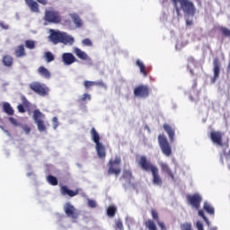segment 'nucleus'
<instances>
[{
    "label": "nucleus",
    "mask_w": 230,
    "mask_h": 230,
    "mask_svg": "<svg viewBox=\"0 0 230 230\" xmlns=\"http://www.w3.org/2000/svg\"><path fill=\"white\" fill-rule=\"evenodd\" d=\"M138 166H140L144 172H151L153 177L152 182L155 186H163V178H161V175L159 174V169L157 166L152 164L146 156H140Z\"/></svg>",
    "instance_id": "obj_1"
},
{
    "label": "nucleus",
    "mask_w": 230,
    "mask_h": 230,
    "mask_svg": "<svg viewBox=\"0 0 230 230\" xmlns=\"http://www.w3.org/2000/svg\"><path fill=\"white\" fill-rule=\"evenodd\" d=\"M177 15H181V9L183 13L186 15H190V17H195V13H197V7H195V4L190 0H171ZM179 3L181 8H179Z\"/></svg>",
    "instance_id": "obj_2"
},
{
    "label": "nucleus",
    "mask_w": 230,
    "mask_h": 230,
    "mask_svg": "<svg viewBox=\"0 0 230 230\" xmlns=\"http://www.w3.org/2000/svg\"><path fill=\"white\" fill-rule=\"evenodd\" d=\"M49 40L52 41V44H69L73 46L75 44V38L68 35L66 32L60 31L50 30Z\"/></svg>",
    "instance_id": "obj_3"
},
{
    "label": "nucleus",
    "mask_w": 230,
    "mask_h": 230,
    "mask_svg": "<svg viewBox=\"0 0 230 230\" xmlns=\"http://www.w3.org/2000/svg\"><path fill=\"white\" fill-rule=\"evenodd\" d=\"M31 91L39 94V96H48L49 94V87L40 82H32L29 84Z\"/></svg>",
    "instance_id": "obj_4"
},
{
    "label": "nucleus",
    "mask_w": 230,
    "mask_h": 230,
    "mask_svg": "<svg viewBox=\"0 0 230 230\" xmlns=\"http://www.w3.org/2000/svg\"><path fill=\"white\" fill-rule=\"evenodd\" d=\"M121 164V157L120 156H115L114 160H110L108 163V174L109 175H119L121 173V169L119 168V165Z\"/></svg>",
    "instance_id": "obj_5"
},
{
    "label": "nucleus",
    "mask_w": 230,
    "mask_h": 230,
    "mask_svg": "<svg viewBox=\"0 0 230 230\" xmlns=\"http://www.w3.org/2000/svg\"><path fill=\"white\" fill-rule=\"evenodd\" d=\"M158 143L163 155H166V157L172 156V145H170L168 138H166L164 135L158 136Z\"/></svg>",
    "instance_id": "obj_6"
},
{
    "label": "nucleus",
    "mask_w": 230,
    "mask_h": 230,
    "mask_svg": "<svg viewBox=\"0 0 230 230\" xmlns=\"http://www.w3.org/2000/svg\"><path fill=\"white\" fill-rule=\"evenodd\" d=\"M44 114H42L40 111L35 110L33 111L32 118L40 132H46L48 130V128H46V124L44 123Z\"/></svg>",
    "instance_id": "obj_7"
},
{
    "label": "nucleus",
    "mask_w": 230,
    "mask_h": 230,
    "mask_svg": "<svg viewBox=\"0 0 230 230\" xmlns=\"http://www.w3.org/2000/svg\"><path fill=\"white\" fill-rule=\"evenodd\" d=\"M45 21L47 22H52L53 24H58L62 22V16L58 11L49 10L45 12Z\"/></svg>",
    "instance_id": "obj_8"
},
{
    "label": "nucleus",
    "mask_w": 230,
    "mask_h": 230,
    "mask_svg": "<svg viewBox=\"0 0 230 230\" xmlns=\"http://www.w3.org/2000/svg\"><path fill=\"white\" fill-rule=\"evenodd\" d=\"M134 94L137 98H148L150 96V88L147 85L140 84L134 89Z\"/></svg>",
    "instance_id": "obj_9"
},
{
    "label": "nucleus",
    "mask_w": 230,
    "mask_h": 230,
    "mask_svg": "<svg viewBox=\"0 0 230 230\" xmlns=\"http://www.w3.org/2000/svg\"><path fill=\"white\" fill-rule=\"evenodd\" d=\"M187 202L195 208V209H200V203L202 202V196L199 193L193 195H187Z\"/></svg>",
    "instance_id": "obj_10"
},
{
    "label": "nucleus",
    "mask_w": 230,
    "mask_h": 230,
    "mask_svg": "<svg viewBox=\"0 0 230 230\" xmlns=\"http://www.w3.org/2000/svg\"><path fill=\"white\" fill-rule=\"evenodd\" d=\"M64 211L66 217H69V218H73L74 220H76V218L80 217V212L75 208V206L71 205V203H66L65 205Z\"/></svg>",
    "instance_id": "obj_11"
},
{
    "label": "nucleus",
    "mask_w": 230,
    "mask_h": 230,
    "mask_svg": "<svg viewBox=\"0 0 230 230\" xmlns=\"http://www.w3.org/2000/svg\"><path fill=\"white\" fill-rule=\"evenodd\" d=\"M224 134H222V132L220 131H211L209 137L212 141V143H214L215 145H217V146H223V141H222V137H223Z\"/></svg>",
    "instance_id": "obj_12"
},
{
    "label": "nucleus",
    "mask_w": 230,
    "mask_h": 230,
    "mask_svg": "<svg viewBox=\"0 0 230 230\" xmlns=\"http://www.w3.org/2000/svg\"><path fill=\"white\" fill-rule=\"evenodd\" d=\"M60 193L61 195H67L68 197H76L78 193H80V189H76L75 190H72L71 189L67 188V186L63 185L60 188Z\"/></svg>",
    "instance_id": "obj_13"
},
{
    "label": "nucleus",
    "mask_w": 230,
    "mask_h": 230,
    "mask_svg": "<svg viewBox=\"0 0 230 230\" xmlns=\"http://www.w3.org/2000/svg\"><path fill=\"white\" fill-rule=\"evenodd\" d=\"M213 73H214V77H213V83L217 82V79L218 76H220V59L218 58H215L213 60Z\"/></svg>",
    "instance_id": "obj_14"
},
{
    "label": "nucleus",
    "mask_w": 230,
    "mask_h": 230,
    "mask_svg": "<svg viewBox=\"0 0 230 230\" xmlns=\"http://www.w3.org/2000/svg\"><path fill=\"white\" fill-rule=\"evenodd\" d=\"M62 60L65 66H71V64H75L76 62V58L73 53H64L62 55Z\"/></svg>",
    "instance_id": "obj_15"
},
{
    "label": "nucleus",
    "mask_w": 230,
    "mask_h": 230,
    "mask_svg": "<svg viewBox=\"0 0 230 230\" xmlns=\"http://www.w3.org/2000/svg\"><path fill=\"white\" fill-rule=\"evenodd\" d=\"M164 130H165L166 134L169 136V139L171 143L175 141V129L170 124H164Z\"/></svg>",
    "instance_id": "obj_16"
},
{
    "label": "nucleus",
    "mask_w": 230,
    "mask_h": 230,
    "mask_svg": "<svg viewBox=\"0 0 230 230\" xmlns=\"http://www.w3.org/2000/svg\"><path fill=\"white\" fill-rule=\"evenodd\" d=\"M95 150L99 159H105V157H107V152L105 151V146H103V144H95Z\"/></svg>",
    "instance_id": "obj_17"
},
{
    "label": "nucleus",
    "mask_w": 230,
    "mask_h": 230,
    "mask_svg": "<svg viewBox=\"0 0 230 230\" xmlns=\"http://www.w3.org/2000/svg\"><path fill=\"white\" fill-rule=\"evenodd\" d=\"M26 4L31 9V12H33L34 13H39L40 10L39 9V4L34 0H25Z\"/></svg>",
    "instance_id": "obj_18"
},
{
    "label": "nucleus",
    "mask_w": 230,
    "mask_h": 230,
    "mask_svg": "<svg viewBox=\"0 0 230 230\" xmlns=\"http://www.w3.org/2000/svg\"><path fill=\"white\" fill-rule=\"evenodd\" d=\"M160 168L162 172H164V173H167V175L171 177L172 181L173 179H175V176L173 175V172H172V169H170V165H168V164L160 163Z\"/></svg>",
    "instance_id": "obj_19"
},
{
    "label": "nucleus",
    "mask_w": 230,
    "mask_h": 230,
    "mask_svg": "<svg viewBox=\"0 0 230 230\" xmlns=\"http://www.w3.org/2000/svg\"><path fill=\"white\" fill-rule=\"evenodd\" d=\"M90 134H91V138L93 141V143H95V145L102 143V142H100V133H98L96 128H92Z\"/></svg>",
    "instance_id": "obj_20"
},
{
    "label": "nucleus",
    "mask_w": 230,
    "mask_h": 230,
    "mask_svg": "<svg viewBox=\"0 0 230 230\" xmlns=\"http://www.w3.org/2000/svg\"><path fill=\"white\" fill-rule=\"evenodd\" d=\"M70 17L76 28H82L84 23L82 22V19L80 18V16L78 14L72 13V14H70Z\"/></svg>",
    "instance_id": "obj_21"
},
{
    "label": "nucleus",
    "mask_w": 230,
    "mask_h": 230,
    "mask_svg": "<svg viewBox=\"0 0 230 230\" xmlns=\"http://www.w3.org/2000/svg\"><path fill=\"white\" fill-rule=\"evenodd\" d=\"M14 55L17 58H22V57H26V51L24 49V45L18 46L14 50Z\"/></svg>",
    "instance_id": "obj_22"
},
{
    "label": "nucleus",
    "mask_w": 230,
    "mask_h": 230,
    "mask_svg": "<svg viewBox=\"0 0 230 230\" xmlns=\"http://www.w3.org/2000/svg\"><path fill=\"white\" fill-rule=\"evenodd\" d=\"M2 62L5 67H12V66H13V58L10 55H4L2 58Z\"/></svg>",
    "instance_id": "obj_23"
},
{
    "label": "nucleus",
    "mask_w": 230,
    "mask_h": 230,
    "mask_svg": "<svg viewBox=\"0 0 230 230\" xmlns=\"http://www.w3.org/2000/svg\"><path fill=\"white\" fill-rule=\"evenodd\" d=\"M38 73L39 75H40V76H43V78H47V79L51 78V73L45 66H40L38 68Z\"/></svg>",
    "instance_id": "obj_24"
},
{
    "label": "nucleus",
    "mask_w": 230,
    "mask_h": 230,
    "mask_svg": "<svg viewBox=\"0 0 230 230\" xmlns=\"http://www.w3.org/2000/svg\"><path fill=\"white\" fill-rule=\"evenodd\" d=\"M3 111L5 114H8V116H13L14 114L13 108H12V105H10L9 102H4Z\"/></svg>",
    "instance_id": "obj_25"
},
{
    "label": "nucleus",
    "mask_w": 230,
    "mask_h": 230,
    "mask_svg": "<svg viewBox=\"0 0 230 230\" xmlns=\"http://www.w3.org/2000/svg\"><path fill=\"white\" fill-rule=\"evenodd\" d=\"M75 53L76 57L80 58V60H87V58H89V56H87V53L84 52V50L78 48L75 49Z\"/></svg>",
    "instance_id": "obj_26"
},
{
    "label": "nucleus",
    "mask_w": 230,
    "mask_h": 230,
    "mask_svg": "<svg viewBox=\"0 0 230 230\" xmlns=\"http://www.w3.org/2000/svg\"><path fill=\"white\" fill-rule=\"evenodd\" d=\"M203 209L212 217H215V208H213L209 203L205 202L203 206Z\"/></svg>",
    "instance_id": "obj_27"
},
{
    "label": "nucleus",
    "mask_w": 230,
    "mask_h": 230,
    "mask_svg": "<svg viewBox=\"0 0 230 230\" xmlns=\"http://www.w3.org/2000/svg\"><path fill=\"white\" fill-rule=\"evenodd\" d=\"M145 226L148 230H157V226L155 225V222H154V220L152 219H148L147 221H146Z\"/></svg>",
    "instance_id": "obj_28"
},
{
    "label": "nucleus",
    "mask_w": 230,
    "mask_h": 230,
    "mask_svg": "<svg viewBox=\"0 0 230 230\" xmlns=\"http://www.w3.org/2000/svg\"><path fill=\"white\" fill-rule=\"evenodd\" d=\"M118 212V208L114 206H110L107 209V215L110 218H114L116 217V213Z\"/></svg>",
    "instance_id": "obj_29"
},
{
    "label": "nucleus",
    "mask_w": 230,
    "mask_h": 230,
    "mask_svg": "<svg viewBox=\"0 0 230 230\" xmlns=\"http://www.w3.org/2000/svg\"><path fill=\"white\" fill-rule=\"evenodd\" d=\"M137 66H139L140 73H142V75H144V76H147L148 75V74H146V68L145 66V64H143L141 62V60H139V59L137 60Z\"/></svg>",
    "instance_id": "obj_30"
},
{
    "label": "nucleus",
    "mask_w": 230,
    "mask_h": 230,
    "mask_svg": "<svg viewBox=\"0 0 230 230\" xmlns=\"http://www.w3.org/2000/svg\"><path fill=\"white\" fill-rule=\"evenodd\" d=\"M47 181L51 186H58V180L53 175H49Z\"/></svg>",
    "instance_id": "obj_31"
},
{
    "label": "nucleus",
    "mask_w": 230,
    "mask_h": 230,
    "mask_svg": "<svg viewBox=\"0 0 230 230\" xmlns=\"http://www.w3.org/2000/svg\"><path fill=\"white\" fill-rule=\"evenodd\" d=\"M45 59L46 62H48L49 64V62H53V60H55V56L53 55L52 52H45Z\"/></svg>",
    "instance_id": "obj_32"
},
{
    "label": "nucleus",
    "mask_w": 230,
    "mask_h": 230,
    "mask_svg": "<svg viewBox=\"0 0 230 230\" xmlns=\"http://www.w3.org/2000/svg\"><path fill=\"white\" fill-rule=\"evenodd\" d=\"M122 179H128V181H130L132 179V171L124 170L122 174Z\"/></svg>",
    "instance_id": "obj_33"
},
{
    "label": "nucleus",
    "mask_w": 230,
    "mask_h": 230,
    "mask_svg": "<svg viewBox=\"0 0 230 230\" xmlns=\"http://www.w3.org/2000/svg\"><path fill=\"white\" fill-rule=\"evenodd\" d=\"M25 48L28 49H35V41L27 40L25 41Z\"/></svg>",
    "instance_id": "obj_34"
},
{
    "label": "nucleus",
    "mask_w": 230,
    "mask_h": 230,
    "mask_svg": "<svg viewBox=\"0 0 230 230\" xmlns=\"http://www.w3.org/2000/svg\"><path fill=\"white\" fill-rule=\"evenodd\" d=\"M198 214H199V217H201V218H203V220H205L207 226H210L209 219H208V217H207L206 215L204 214V210L199 209V210L198 211Z\"/></svg>",
    "instance_id": "obj_35"
},
{
    "label": "nucleus",
    "mask_w": 230,
    "mask_h": 230,
    "mask_svg": "<svg viewBox=\"0 0 230 230\" xmlns=\"http://www.w3.org/2000/svg\"><path fill=\"white\" fill-rule=\"evenodd\" d=\"M152 218L155 220V222H159V212L155 209L151 210Z\"/></svg>",
    "instance_id": "obj_36"
},
{
    "label": "nucleus",
    "mask_w": 230,
    "mask_h": 230,
    "mask_svg": "<svg viewBox=\"0 0 230 230\" xmlns=\"http://www.w3.org/2000/svg\"><path fill=\"white\" fill-rule=\"evenodd\" d=\"M21 101H22V105H24V107H30V101H28L26 96L22 95L21 96Z\"/></svg>",
    "instance_id": "obj_37"
},
{
    "label": "nucleus",
    "mask_w": 230,
    "mask_h": 230,
    "mask_svg": "<svg viewBox=\"0 0 230 230\" xmlns=\"http://www.w3.org/2000/svg\"><path fill=\"white\" fill-rule=\"evenodd\" d=\"M94 84H95L94 81H84V83L85 89L94 87Z\"/></svg>",
    "instance_id": "obj_38"
},
{
    "label": "nucleus",
    "mask_w": 230,
    "mask_h": 230,
    "mask_svg": "<svg viewBox=\"0 0 230 230\" xmlns=\"http://www.w3.org/2000/svg\"><path fill=\"white\" fill-rule=\"evenodd\" d=\"M9 121H10V123H12V125H13V127H19L21 125V123H19L17 119L13 118V117H10Z\"/></svg>",
    "instance_id": "obj_39"
},
{
    "label": "nucleus",
    "mask_w": 230,
    "mask_h": 230,
    "mask_svg": "<svg viewBox=\"0 0 230 230\" xmlns=\"http://www.w3.org/2000/svg\"><path fill=\"white\" fill-rule=\"evenodd\" d=\"M94 85H97L98 87H102V89H107V84L103 83L102 81H94Z\"/></svg>",
    "instance_id": "obj_40"
},
{
    "label": "nucleus",
    "mask_w": 230,
    "mask_h": 230,
    "mask_svg": "<svg viewBox=\"0 0 230 230\" xmlns=\"http://www.w3.org/2000/svg\"><path fill=\"white\" fill-rule=\"evenodd\" d=\"M82 43L84 44V46H88V47L93 46V41H91L89 38L83 40Z\"/></svg>",
    "instance_id": "obj_41"
},
{
    "label": "nucleus",
    "mask_w": 230,
    "mask_h": 230,
    "mask_svg": "<svg viewBox=\"0 0 230 230\" xmlns=\"http://www.w3.org/2000/svg\"><path fill=\"white\" fill-rule=\"evenodd\" d=\"M87 100H91V94L84 93L83 94L82 98L79 99V102H87Z\"/></svg>",
    "instance_id": "obj_42"
},
{
    "label": "nucleus",
    "mask_w": 230,
    "mask_h": 230,
    "mask_svg": "<svg viewBox=\"0 0 230 230\" xmlns=\"http://www.w3.org/2000/svg\"><path fill=\"white\" fill-rule=\"evenodd\" d=\"M53 128L57 130L58 128V119L57 117L52 118Z\"/></svg>",
    "instance_id": "obj_43"
},
{
    "label": "nucleus",
    "mask_w": 230,
    "mask_h": 230,
    "mask_svg": "<svg viewBox=\"0 0 230 230\" xmlns=\"http://www.w3.org/2000/svg\"><path fill=\"white\" fill-rule=\"evenodd\" d=\"M97 204L96 201L94 199H88V207L89 208H96Z\"/></svg>",
    "instance_id": "obj_44"
},
{
    "label": "nucleus",
    "mask_w": 230,
    "mask_h": 230,
    "mask_svg": "<svg viewBox=\"0 0 230 230\" xmlns=\"http://www.w3.org/2000/svg\"><path fill=\"white\" fill-rule=\"evenodd\" d=\"M115 229L123 230V222L121 220L116 222Z\"/></svg>",
    "instance_id": "obj_45"
},
{
    "label": "nucleus",
    "mask_w": 230,
    "mask_h": 230,
    "mask_svg": "<svg viewBox=\"0 0 230 230\" xmlns=\"http://www.w3.org/2000/svg\"><path fill=\"white\" fill-rule=\"evenodd\" d=\"M17 109H18V112H22V113L26 112V109L24 108V104H19L17 106Z\"/></svg>",
    "instance_id": "obj_46"
},
{
    "label": "nucleus",
    "mask_w": 230,
    "mask_h": 230,
    "mask_svg": "<svg viewBox=\"0 0 230 230\" xmlns=\"http://www.w3.org/2000/svg\"><path fill=\"white\" fill-rule=\"evenodd\" d=\"M196 227L198 230H204V225L200 221L196 222Z\"/></svg>",
    "instance_id": "obj_47"
},
{
    "label": "nucleus",
    "mask_w": 230,
    "mask_h": 230,
    "mask_svg": "<svg viewBox=\"0 0 230 230\" xmlns=\"http://www.w3.org/2000/svg\"><path fill=\"white\" fill-rule=\"evenodd\" d=\"M156 224H157V226H159L161 230H166V226L164 225V222L158 221V222H156Z\"/></svg>",
    "instance_id": "obj_48"
},
{
    "label": "nucleus",
    "mask_w": 230,
    "mask_h": 230,
    "mask_svg": "<svg viewBox=\"0 0 230 230\" xmlns=\"http://www.w3.org/2000/svg\"><path fill=\"white\" fill-rule=\"evenodd\" d=\"M22 129L27 135L31 132V128L29 126H23Z\"/></svg>",
    "instance_id": "obj_49"
},
{
    "label": "nucleus",
    "mask_w": 230,
    "mask_h": 230,
    "mask_svg": "<svg viewBox=\"0 0 230 230\" xmlns=\"http://www.w3.org/2000/svg\"><path fill=\"white\" fill-rule=\"evenodd\" d=\"M40 4H43V6H46L48 4V0H37Z\"/></svg>",
    "instance_id": "obj_50"
},
{
    "label": "nucleus",
    "mask_w": 230,
    "mask_h": 230,
    "mask_svg": "<svg viewBox=\"0 0 230 230\" xmlns=\"http://www.w3.org/2000/svg\"><path fill=\"white\" fill-rule=\"evenodd\" d=\"M0 26L3 28V30H8L9 26L4 24V22H0Z\"/></svg>",
    "instance_id": "obj_51"
},
{
    "label": "nucleus",
    "mask_w": 230,
    "mask_h": 230,
    "mask_svg": "<svg viewBox=\"0 0 230 230\" xmlns=\"http://www.w3.org/2000/svg\"><path fill=\"white\" fill-rule=\"evenodd\" d=\"M188 62H191L192 64H195V58L193 57L189 58Z\"/></svg>",
    "instance_id": "obj_52"
},
{
    "label": "nucleus",
    "mask_w": 230,
    "mask_h": 230,
    "mask_svg": "<svg viewBox=\"0 0 230 230\" xmlns=\"http://www.w3.org/2000/svg\"><path fill=\"white\" fill-rule=\"evenodd\" d=\"M186 24L187 26H191L193 25V21L186 20Z\"/></svg>",
    "instance_id": "obj_53"
},
{
    "label": "nucleus",
    "mask_w": 230,
    "mask_h": 230,
    "mask_svg": "<svg viewBox=\"0 0 230 230\" xmlns=\"http://www.w3.org/2000/svg\"><path fill=\"white\" fill-rule=\"evenodd\" d=\"M198 6H202V0H196Z\"/></svg>",
    "instance_id": "obj_54"
},
{
    "label": "nucleus",
    "mask_w": 230,
    "mask_h": 230,
    "mask_svg": "<svg viewBox=\"0 0 230 230\" xmlns=\"http://www.w3.org/2000/svg\"><path fill=\"white\" fill-rule=\"evenodd\" d=\"M209 230H217V227H211Z\"/></svg>",
    "instance_id": "obj_55"
},
{
    "label": "nucleus",
    "mask_w": 230,
    "mask_h": 230,
    "mask_svg": "<svg viewBox=\"0 0 230 230\" xmlns=\"http://www.w3.org/2000/svg\"><path fill=\"white\" fill-rule=\"evenodd\" d=\"M190 74H191V75H194V74H193V70H190Z\"/></svg>",
    "instance_id": "obj_56"
}]
</instances>
